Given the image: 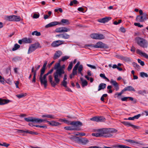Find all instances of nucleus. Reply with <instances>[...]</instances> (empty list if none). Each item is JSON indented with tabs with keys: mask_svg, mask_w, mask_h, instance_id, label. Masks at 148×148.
I'll list each match as a JSON object with an SVG mask.
<instances>
[{
	"mask_svg": "<svg viewBox=\"0 0 148 148\" xmlns=\"http://www.w3.org/2000/svg\"><path fill=\"white\" fill-rule=\"evenodd\" d=\"M65 68V65H63L54 73V81L53 80V77L51 75H49V82L53 87L55 88L56 85L59 84L60 78L63 77V74L65 73L64 70Z\"/></svg>",
	"mask_w": 148,
	"mask_h": 148,
	"instance_id": "obj_1",
	"label": "nucleus"
},
{
	"mask_svg": "<svg viewBox=\"0 0 148 148\" xmlns=\"http://www.w3.org/2000/svg\"><path fill=\"white\" fill-rule=\"evenodd\" d=\"M101 137L108 138L112 136V134L116 131L112 128H102L100 129Z\"/></svg>",
	"mask_w": 148,
	"mask_h": 148,
	"instance_id": "obj_2",
	"label": "nucleus"
},
{
	"mask_svg": "<svg viewBox=\"0 0 148 148\" xmlns=\"http://www.w3.org/2000/svg\"><path fill=\"white\" fill-rule=\"evenodd\" d=\"M137 44L143 48H147L148 47V42L145 39L137 37L135 38Z\"/></svg>",
	"mask_w": 148,
	"mask_h": 148,
	"instance_id": "obj_3",
	"label": "nucleus"
},
{
	"mask_svg": "<svg viewBox=\"0 0 148 148\" xmlns=\"http://www.w3.org/2000/svg\"><path fill=\"white\" fill-rule=\"evenodd\" d=\"M87 46L89 47H93L95 48H99L101 49H107L108 48V46L106 44L103 43L101 42H99L94 45H88Z\"/></svg>",
	"mask_w": 148,
	"mask_h": 148,
	"instance_id": "obj_4",
	"label": "nucleus"
},
{
	"mask_svg": "<svg viewBox=\"0 0 148 148\" xmlns=\"http://www.w3.org/2000/svg\"><path fill=\"white\" fill-rule=\"evenodd\" d=\"M147 14L146 13H144L142 15H138L136 18V21L139 22H143L148 19Z\"/></svg>",
	"mask_w": 148,
	"mask_h": 148,
	"instance_id": "obj_5",
	"label": "nucleus"
},
{
	"mask_svg": "<svg viewBox=\"0 0 148 148\" xmlns=\"http://www.w3.org/2000/svg\"><path fill=\"white\" fill-rule=\"evenodd\" d=\"M90 37L94 39L97 40H102L105 38L104 36L102 34L94 33L90 35Z\"/></svg>",
	"mask_w": 148,
	"mask_h": 148,
	"instance_id": "obj_6",
	"label": "nucleus"
},
{
	"mask_svg": "<svg viewBox=\"0 0 148 148\" xmlns=\"http://www.w3.org/2000/svg\"><path fill=\"white\" fill-rule=\"evenodd\" d=\"M40 44L38 43H35L32 44L30 46L28 50L27 53L29 54L40 47Z\"/></svg>",
	"mask_w": 148,
	"mask_h": 148,
	"instance_id": "obj_7",
	"label": "nucleus"
},
{
	"mask_svg": "<svg viewBox=\"0 0 148 148\" xmlns=\"http://www.w3.org/2000/svg\"><path fill=\"white\" fill-rule=\"evenodd\" d=\"M64 41L63 40H58L53 42L51 44V47H55L64 44Z\"/></svg>",
	"mask_w": 148,
	"mask_h": 148,
	"instance_id": "obj_8",
	"label": "nucleus"
},
{
	"mask_svg": "<svg viewBox=\"0 0 148 148\" xmlns=\"http://www.w3.org/2000/svg\"><path fill=\"white\" fill-rule=\"evenodd\" d=\"M90 120L97 122H104L105 119L103 116H95L90 119Z\"/></svg>",
	"mask_w": 148,
	"mask_h": 148,
	"instance_id": "obj_9",
	"label": "nucleus"
},
{
	"mask_svg": "<svg viewBox=\"0 0 148 148\" xmlns=\"http://www.w3.org/2000/svg\"><path fill=\"white\" fill-rule=\"evenodd\" d=\"M39 79L41 84L44 85V87L46 88L47 86V82L46 78L42 76H40Z\"/></svg>",
	"mask_w": 148,
	"mask_h": 148,
	"instance_id": "obj_10",
	"label": "nucleus"
},
{
	"mask_svg": "<svg viewBox=\"0 0 148 148\" xmlns=\"http://www.w3.org/2000/svg\"><path fill=\"white\" fill-rule=\"evenodd\" d=\"M122 123L125 125L128 126H131L134 129H136L138 130L140 129V127L132 125L131 123L128 122L126 121H124L122 122Z\"/></svg>",
	"mask_w": 148,
	"mask_h": 148,
	"instance_id": "obj_11",
	"label": "nucleus"
},
{
	"mask_svg": "<svg viewBox=\"0 0 148 148\" xmlns=\"http://www.w3.org/2000/svg\"><path fill=\"white\" fill-rule=\"evenodd\" d=\"M137 53L140 55V56H143L144 58L148 59V55L145 53L143 52L140 50L137 49L136 51Z\"/></svg>",
	"mask_w": 148,
	"mask_h": 148,
	"instance_id": "obj_12",
	"label": "nucleus"
},
{
	"mask_svg": "<svg viewBox=\"0 0 148 148\" xmlns=\"http://www.w3.org/2000/svg\"><path fill=\"white\" fill-rule=\"evenodd\" d=\"M71 125H73L74 127H77L79 126H81L82 125V122L77 121H73L71 122Z\"/></svg>",
	"mask_w": 148,
	"mask_h": 148,
	"instance_id": "obj_13",
	"label": "nucleus"
},
{
	"mask_svg": "<svg viewBox=\"0 0 148 148\" xmlns=\"http://www.w3.org/2000/svg\"><path fill=\"white\" fill-rule=\"evenodd\" d=\"M60 24V23L58 22L54 21L51 22L49 23L47 25H46L45 27L46 28H48Z\"/></svg>",
	"mask_w": 148,
	"mask_h": 148,
	"instance_id": "obj_14",
	"label": "nucleus"
},
{
	"mask_svg": "<svg viewBox=\"0 0 148 148\" xmlns=\"http://www.w3.org/2000/svg\"><path fill=\"white\" fill-rule=\"evenodd\" d=\"M111 18L110 17H107L100 19L99 21L101 23H105L108 22L111 19Z\"/></svg>",
	"mask_w": 148,
	"mask_h": 148,
	"instance_id": "obj_15",
	"label": "nucleus"
},
{
	"mask_svg": "<svg viewBox=\"0 0 148 148\" xmlns=\"http://www.w3.org/2000/svg\"><path fill=\"white\" fill-rule=\"evenodd\" d=\"M62 53L60 51H56L55 53L53 59L54 60H56L60 57L61 55L62 54Z\"/></svg>",
	"mask_w": 148,
	"mask_h": 148,
	"instance_id": "obj_16",
	"label": "nucleus"
},
{
	"mask_svg": "<svg viewBox=\"0 0 148 148\" xmlns=\"http://www.w3.org/2000/svg\"><path fill=\"white\" fill-rule=\"evenodd\" d=\"M110 82L115 88L116 90L117 91L119 88L117 83L116 81L113 79L111 80Z\"/></svg>",
	"mask_w": 148,
	"mask_h": 148,
	"instance_id": "obj_17",
	"label": "nucleus"
},
{
	"mask_svg": "<svg viewBox=\"0 0 148 148\" xmlns=\"http://www.w3.org/2000/svg\"><path fill=\"white\" fill-rule=\"evenodd\" d=\"M10 101L9 99H6L0 98V105H3L7 104Z\"/></svg>",
	"mask_w": 148,
	"mask_h": 148,
	"instance_id": "obj_18",
	"label": "nucleus"
},
{
	"mask_svg": "<svg viewBox=\"0 0 148 148\" xmlns=\"http://www.w3.org/2000/svg\"><path fill=\"white\" fill-rule=\"evenodd\" d=\"M25 120L27 122H32L36 123V118H34L33 117H29L25 118Z\"/></svg>",
	"mask_w": 148,
	"mask_h": 148,
	"instance_id": "obj_19",
	"label": "nucleus"
},
{
	"mask_svg": "<svg viewBox=\"0 0 148 148\" xmlns=\"http://www.w3.org/2000/svg\"><path fill=\"white\" fill-rule=\"evenodd\" d=\"M100 131V129H98L97 130V133H92V135L93 136H95L96 137H101V134Z\"/></svg>",
	"mask_w": 148,
	"mask_h": 148,
	"instance_id": "obj_20",
	"label": "nucleus"
},
{
	"mask_svg": "<svg viewBox=\"0 0 148 148\" xmlns=\"http://www.w3.org/2000/svg\"><path fill=\"white\" fill-rule=\"evenodd\" d=\"M123 90L125 92L126 91H135V89L131 86H128L125 87Z\"/></svg>",
	"mask_w": 148,
	"mask_h": 148,
	"instance_id": "obj_21",
	"label": "nucleus"
},
{
	"mask_svg": "<svg viewBox=\"0 0 148 148\" xmlns=\"http://www.w3.org/2000/svg\"><path fill=\"white\" fill-rule=\"evenodd\" d=\"M12 21H19L21 20V17L18 16L12 15Z\"/></svg>",
	"mask_w": 148,
	"mask_h": 148,
	"instance_id": "obj_22",
	"label": "nucleus"
},
{
	"mask_svg": "<svg viewBox=\"0 0 148 148\" xmlns=\"http://www.w3.org/2000/svg\"><path fill=\"white\" fill-rule=\"evenodd\" d=\"M23 43H30L32 42V39L31 38H23Z\"/></svg>",
	"mask_w": 148,
	"mask_h": 148,
	"instance_id": "obj_23",
	"label": "nucleus"
},
{
	"mask_svg": "<svg viewBox=\"0 0 148 148\" xmlns=\"http://www.w3.org/2000/svg\"><path fill=\"white\" fill-rule=\"evenodd\" d=\"M106 86V84L104 83H101L99 84L98 87V90L99 91L101 90L105 89Z\"/></svg>",
	"mask_w": 148,
	"mask_h": 148,
	"instance_id": "obj_24",
	"label": "nucleus"
},
{
	"mask_svg": "<svg viewBox=\"0 0 148 148\" xmlns=\"http://www.w3.org/2000/svg\"><path fill=\"white\" fill-rule=\"evenodd\" d=\"M80 80L82 82V87H84L87 85L88 82L86 80H84L81 77L80 78Z\"/></svg>",
	"mask_w": 148,
	"mask_h": 148,
	"instance_id": "obj_25",
	"label": "nucleus"
},
{
	"mask_svg": "<svg viewBox=\"0 0 148 148\" xmlns=\"http://www.w3.org/2000/svg\"><path fill=\"white\" fill-rule=\"evenodd\" d=\"M64 128L65 129L67 130H76L77 129L76 127L72 126H66L64 127Z\"/></svg>",
	"mask_w": 148,
	"mask_h": 148,
	"instance_id": "obj_26",
	"label": "nucleus"
},
{
	"mask_svg": "<svg viewBox=\"0 0 148 148\" xmlns=\"http://www.w3.org/2000/svg\"><path fill=\"white\" fill-rule=\"evenodd\" d=\"M27 95L26 93H22L16 95V96L18 98L20 99L26 96Z\"/></svg>",
	"mask_w": 148,
	"mask_h": 148,
	"instance_id": "obj_27",
	"label": "nucleus"
},
{
	"mask_svg": "<svg viewBox=\"0 0 148 148\" xmlns=\"http://www.w3.org/2000/svg\"><path fill=\"white\" fill-rule=\"evenodd\" d=\"M5 19L7 21H12V15L9 16H5Z\"/></svg>",
	"mask_w": 148,
	"mask_h": 148,
	"instance_id": "obj_28",
	"label": "nucleus"
},
{
	"mask_svg": "<svg viewBox=\"0 0 148 148\" xmlns=\"http://www.w3.org/2000/svg\"><path fill=\"white\" fill-rule=\"evenodd\" d=\"M77 72L74 69H73L72 73L71 74L70 76V77L71 79H72L73 77H74V76L77 74Z\"/></svg>",
	"mask_w": 148,
	"mask_h": 148,
	"instance_id": "obj_29",
	"label": "nucleus"
},
{
	"mask_svg": "<svg viewBox=\"0 0 148 148\" xmlns=\"http://www.w3.org/2000/svg\"><path fill=\"white\" fill-rule=\"evenodd\" d=\"M116 147L119 148H132L131 147L128 146L123 145H118L115 146Z\"/></svg>",
	"mask_w": 148,
	"mask_h": 148,
	"instance_id": "obj_30",
	"label": "nucleus"
},
{
	"mask_svg": "<svg viewBox=\"0 0 148 148\" xmlns=\"http://www.w3.org/2000/svg\"><path fill=\"white\" fill-rule=\"evenodd\" d=\"M42 117L43 118H48L50 119H54V116L50 114H47V115H43L42 116Z\"/></svg>",
	"mask_w": 148,
	"mask_h": 148,
	"instance_id": "obj_31",
	"label": "nucleus"
},
{
	"mask_svg": "<svg viewBox=\"0 0 148 148\" xmlns=\"http://www.w3.org/2000/svg\"><path fill=\"white\" fill-rule=\"evenodd\" d=\"M51 122L52 126H59L61 124V123L57 122L55 121H52Z\"/></svg>",
	"mask_w": 148,
	"mask_h": 148,
	"instance_id": "obj_32",
	"label": "nucleus"
},
{
	"mask_svg": "<svg viewBox=\"0 0 148 148\" xmlns=\"http://www.w3.org/2000/svg\"><path fill=\"white\" fill-rule=\"evenodd\" d=\"M70 35L66 33L62 34V38L68 39L70 38Z\"/></svg>",
	"mask_w": 148,
	"mask_h": 148,
	"instance_id": "obj_33",
	"label": "nucleus"
},
{
	"mask_svg": "<svg viewBox=\"0 0 148 148\" xmlns=\"http://www.w3.org/2000/svg\"><path fill=\"white\" fill-rule=\"evenodd\" d=\"M61 22L62 23L66 25H68L70 24L69 20L66 19H62L61 20Z\"/></svg>",
	"mask_w": 148,
	"mask_h": 148,
	"instance_id": "obj_34",
	"label": "nucleus"
},
{
	"mask_svg": "<svg viewBox=\"0 0 148 148\" xmlns=\"http://www.w3.org/2000/svg\"><path fill=\"white\" fill-rule=\"evenodd\" d=\"M20 47V46L19 45L17 44H16L14 45V47L12 48V50L13 51H15L19 48Z\"/></svg>",
	"mask_w": 148,
	"mask_h": 148,
	"instance_id": "obj_35",
	"label": "nucleus"
},
{
	"mask_svg": "<svg viewBox=\"0 0 148 148\" xmlns=\"http://www.w3.org/2000/svg\"><path fill=\"white\" fill-rule=\"evenodd\" d=\"M32 35H36L37 36H40L41 35V34L40 32H38L37 31H35L32 33Z\"/></svg>",
	"mask_w": 148,
	"mask_h": 148,
	"instance_id": "obj_36",
	"label": "nucleus"
},
{
	"mask_svg": "<svg viewBox=\"0 0 148 148\" xmlns=\"http://www.w3.org/2000/svg\"><path fill=\"white\" fill-rule=\"evenodd\" d=\"M132 64L135 67V68L137 69H139L140 68V66L138 65L136 63L134 62L132 63Z\"/></svg>",
	"mask_w": 148,
	"mask_h": 148,
	"instance_id": "obj_37",
	"label": "nucleus"
},
{
	"mask_svg": "<svg viewBox=\"0 0 148 148\" xmlns=\"http://www.w3.org/2000/svg\"><path fill=\"white\" fill-rule=\"evenodd\" d=\"M45 121H46L47 122L46 119H39V118H36V123H41L42 122H43Z\"/></svg>",
	"mask_w": 148,
	"mask_h": 148,
	"instance_id": "obj_38",
	"label": "nucleus"
},
{
	"mask_svg": "<svg viewBox=\"0 0 148 148\" xmlns=\"http://www.w3.org/2000/svg\"><path fill=\"white\" fill-rule=\"evenodd\" d=\"M70 30L71 29L69 28L66 27H63L62 29V32H68L70 31Z\"/></svg>",
	"mask_w": 148,
	"mask_h": 148,
	"instance_id": "obj_39",
	"label": "nucleus"
},
{
	"mask_svg": "<svg viewBox=\"0 0 148 148\" xmlns=\"http://www.w3.org/2000/svg\"><path fill=\"white\" fill-rule=\"evenodd\" d=\"M140 76L142 77H148V74L145 72H141L140 73Z\"/></svg>",
	"mask_w": 148,
	"mask_h": 148,
	"instance_id": "obj_40",
	"label": "nucleus"
},
{
	"mask_svg": "<svg viewBox=\"0 0 148 148\" xmlns=\"http://www.w3.org/2000/svg\"><path fill=\"white\" fill-rule=\"evenodd\" d=\"M120 58H121V60H124L125 61H130V59L129 58L123 56V57H122Z\"/></svg>",
	"mask_w": 148,
	"mask_h": 148,
	"instance_id": "obj_41",
	"label": "nucleus"
},
{
	"mask_svg": "<svg viewBox=\"0 0 148 148\" xmlns=\"http://www.w3.org/2000/svg\"><path fill=\"white\" fill-rule=\"evenodd\" d=\"M62 29L63 27H59L56 28V30L55 31L56 32L58 33H62Z\"/></svg>",
	"mask_w": 148,
	"mask_h": 148,
	"instance_id": "obj_42",
	"label": "nucleus"
},
{
	"mask_svg": "<svg viewBox=\"0 0 148 148\" xmlns=\"http://www.w3.org/2000/svg\"><path fill=\"white\" fill-rule=\"evenodd\" d=\"M78 73H81V72L83 69V66L82 65H80L78 67Z\"/></svg>",
	"mask_w": 148,
	"mask_h": 148,
	"instance_id": "obj_43",
	"label": "nucleus"
},
{
	"mask_svg": "<svg viewBox=\"0 0 148 148\" xmlns=\"http://www.w3.org/2000/svg\"><path fill=\"white\" fill-rule=\"evenodd\" d=\"M100 76L104 79L107 80L108 81H109V79L106 77L104 74L101 73L100 74Z\"/></svg>",
	"mask_w": 148,
	"mask_h": 148,
	"instance_id": "obj_44",
	"label": "nucleus"
},
{
	"mask_svg": "<svg viewBox=\"0 0 148 148\" xmlns=\"http://www.w3.org/2000/svg\"><path fill=\"white\" fill-rule=\"evenodd\" d=\"M138 93L139 94L144 95L146 94V92L145 90H139L138 91Z\"/></svg>",
	"mask_w": 148,
	"mask_h": 148,
	"instance_id": "obj_45",
	"label": "nucleus"
},
{
	"mask_svg": "<svg viewBox=\"0 0 148 148\" xmlns=\"http://www.w3.org/2000/svg\"><path fill=\"white\" fill-rule=\"evenodd\" d=\"M73 64L72 62H71L68 67L67 70L68 71H70L71 70L73 67Z\"/></svg>",
	"mask_w": 148,
	"mask_h": 148,
	"instance_id": "obj_46",
	"label": "nucleus"
},
{
	"mask_svg": "<svg viewBox=\"0 0 148 148\" xmlns=\"http://www.w3.org/2000/svg\"><path fill=\"white\" fill-rule=\"evenodd\" d=\"M60 67V64L59 63L56 64L54 67V69L57 70L58 69H59Z\"/></svg>",
	"mask_w": 148,
	"mask_h": 148,
	"instance_id": "obj_47",
	"label": "nucleus"
},
{
	"mask_svg": "<svg viewBox=\"0 0 148 148\" xmlns=\"http://www.w3.org/2000/svg\"><path fill=\"white\" fill-rule=\"evenodd\" d=\"M67 82L66 81L63 80L61 82V85L64 87H66Z\"/></svg>",
	"mask_w": 148,
	"mask_h": 148,
	"instance_id": "obj_48",
	"label": "nucleus"
},
{
	"mask_svg": "<svg viewBox=\"0 0 148 148\" xmlns=\"http://www.w3.org/2000/svg\"><path fill=\"white\" fill-rule=\"evenodd\" d=\"M80 62H77V63L75 65V66H74V67L73 68V69L77 71V68H78V67L80 65Z\"/></svg>",
	"mask_w": 148,
	"mask_h": 148,
	"instance_id": "obj_49",
	"label": "nucleus"
},
{
	"mask_svg": "<svg viewBox=\"0 0 148 148\" xmlns=\"http://www.w3.org/2000/svg\"><path fill=\"white\" fill-rule=\"evenodd\" d=\"M77 1L76 0H73V1H71L70 3V5L72 6L73 4H76L77 3Z\"/></svg>",
	"mask_w": 148,
	"mask_h": 148,
	"instance_id": "obj_50",
	"label": "nucleus"
},
{
	"mask_svg": "<svg viewBox=\"0 0 148 148\" xmlns=\"http://www.w3.org/2000/svg\"><path fill=\"white\" fill-rule=\"evenodd\" d=\"M45 68L42 67L40 70V76H42L45 71Z\"/></svg>",
	"mask_w": 148,
	"mask_h": 148,
	"instance_id": "obj_51",
	"label": "nucleus"
},
{
	"mask_svg": "<svg viewBox=\"0 0 148 148\" xmlns=\"http://www.w3.org/2000/svg\"><path fill=\"white\" fill-rule=\"evenodd\" d=\"M17 132L18 133H28V130H26V131H24L22 130H17Z\"/></svg>",
	"mask_w": 148,
	"mask_h": 148,
	"instance_id": "obj_52",
	"label": "nucleus"
},
{
	"mask_svg": "<svg viewBox=\"0 0 148 148\" xmlns=\"http://www.w3.org/2000/svg\"><path fill=\"white\" fill-rule=\"evenodd\" d=\"M4 79L3 77H2L0 75V82L3 84H4Z\"/></svg>",
	"mask_w": 148,
	"mask_h": 148,
	"instance_id": "obj_53",
	"label": "nucleus"
},
{
	"mask_svg": "<svg viewBox=\"0 0 148 148\" xmlns=\"http://www.w3.org/2000/svg\"><path fill=\"white\" fill-rule=\"evenodd\" d=\"M138 62L139 63H140L141 66H143L145 64L144 62L143 61H141L140 59H138Z\"/></svg>",
	"mask_w": 148,
	"mask_h": 148,
	"instance_id": "obj_54",
	"label": "nucleus"
},
{
	"mask_svg": "<svg viewBox=\"0 0 148 148\" xmlns=\"http://www.w3.org/2000/svg\"><path fill=\"white\" fill-rule=\"evenodd\" d=\"M69 57L68 56H64L62 57L61 58V60L62 61H64L65 60L69 59Z\"/></svg>",
	"mask_w": 148,
	"mask_h": 148,
	"instance_id": "obj_55",
	"label": "nucleus"
},
{
	"mask_svg": "<svg viewBox=\"0 0 148 148\" xmlns=\"http://www.w3.org/2000/svg\"><path fill=\"white\" fill-rule=\"evenodd\" d=\"M134 25L136 26H137L140 27H143V25H140L139 23H134Z\"/></svg>",
	"mask_w": 148,
	"mask_h": 148,
	"instance_id": "obj_56",
	"label": "nucleus"
},
{
	"mask_svg": "<svg viewBox=\"0 0 148 148\" xmlns=\"http://www.w3.org/2000/svg\"><path fill=\"white\" fill-rule=\"evenodd\" d=\"M20 58L19 57H15L12 59V60L15 62H17L20 59Z\"/></svg>",
	"mask_w": 148,
	"mask_h": 148,
	"instance_id": "obj_57",
	"label": "nucleus"
},
{
	"mask_svg": "<svg viewBox=\"0 0 148 148\" xmlns=\"http://www.w3.org/2000/svg\"><path fill=\"white\" fill-rule=\"evenodd\" d=\"M34 126L36 127H39L40 128H47V127L46 125H43L42 126L39 125H34Z\"/></svg>",
	"mask_w": 148,
	"mask_h": 148,
	"instance_id": "obj_58",
	"label": "nucleus"
},
{
	"mask_svg": "<svg viewBox=\"0 0 148 148\" xmlns=\"http://www.w3.org/2000/svg\"><path fill=\"white\" fill-rule=\"evenodd\" d=\"M124 91L123 90H123H122L121 91V92H120L119 93H116V94H115V95H117L118 96H121L123 92H124Z\"/></svg>",
	"mask_w": 148,
	"mask_h": 148,
	"instance_id": "obj_59",
	"label": "nucleus"
},
{
	"mask_svg": "<svg viewBox=\"0 0 148 148\" xmlns=\"http://www.w3.org/2000/svg\"><path fill=\"white\" fill-rule=\"evenodd\" d=\"M39 16V15L38 14H34L33 17L34 18H38Z\"/></svg>",
	"mask_w": 148,
	"mask_h": 148,
	"instance_id": "obj_60",
	"label": "nucleus"
},
{
	"mask_svg": "<svg viewBox=\"0 0 148 148\" xmlns=\"http://www.w3.org/2000/svg\"><path fill=\"white\" fill-rule=\"evenodd\" d=\"M141 116V114H138L136 115H135L134 116V120L135 119H138Z\"/></svg>",
	"mask_w": 148,
	"mask_h": 148,
	"instance_id": "obj_61",
	"label": "nucleus"
},
{
	"mask_svg": "<svg viewBox=\"0 0 148 148\" xmlns=\"http://www.w3.org/2000/svg\"><path fill=\"white\" fill-rule=\"evenodd\" d=\"M10 145V144H9L7 143H3L2 144V146H5L6 147H7Z\"/></svg>",
	"mask_w": 148,
	"mask_h": 148,
	"instance_id": "obj_62",
	"label": "nucleus"
},
{
	"mask_svg": "<svg viewBox=\"0 0 148 148\" xmlns=\"http://www.w3.org/2000/svg\"><path fill=\"white\" fill-rule=\"evenodd\" d=\"M58 11H59L60 12H63L62 10L60 8H59L58 9H56L55 10V12H57Z\"/></svg>",
	"mask_w": 148,
	"mask_h": 148,
	"instance_id": "obj_63",
	"label": "nucleus"
},
{
	"mask_svg": "<svg viewBox=\"0 0 148 148\" xmlns=\"http://www.w3.org/2000/svg\"><path fill=\"white\" fill-rule=\"evenodd\" d=\"M120 30L121 32L123 33H125L126 31L125 28L123 27H121Z\"/></svg>",
	"mask_w": 148,
	"mask_h": 148,
	"instance_id": "obj_64",
	"label": "nucleus"
}]
</instances>
